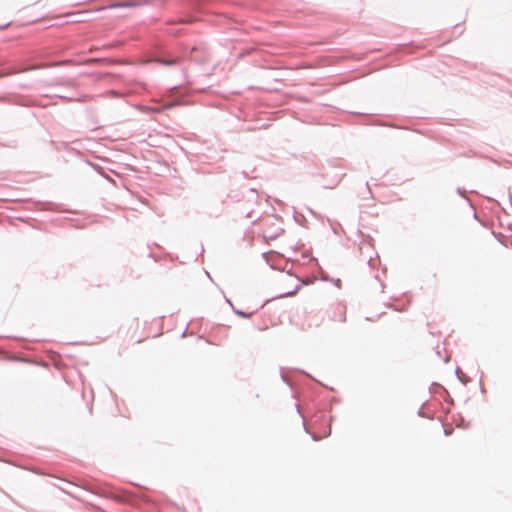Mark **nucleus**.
I'll return each instance as SVG.
<instances>
[{
    "instance_id": "obj_1",
    "label": "nucleus",
    "mask_w": 512,
    "mask_h": 512,
    "mask_svg": "<svg viewBox=\"0 0 512 512\" xmlns=\"http://www.w3.org/2000/svg\"><path fill=\"white\" fill-rule=\"evenodd\" d=\"M195 50L196 47L188 48L186 45L179 43V55H175L167 47L159 45L155 47L152 58L159 65L171 67L180 64L184 59L190 58L191 53Z\"/></svg>"
},
{
    "instance_id": "obj_2",
    "label": "nucleus",
    "mask_w": 512,
    "mask_h": 512,
    "mask_svg": "<svg viewBox=\"0 0 512 512\" xmlns=\"http://www.w3.org/2000/svg\"><path fill=\"white\" fill-rule=\"evenodd\" d=\"M96 494L104 497L115 500L119 503H127L130 502L133 498L132 492H129L124 489L115 488L109 484H101L97 486Z\"/></svg>"
},
{
    "instance_id": "obj_3",
    "label": "nucleus",
    "mask_w": 512,
    "mask_h": 512,
    "mask_svg": "<svg viewBox=\"0 0 512 512\" xmlns=\"http://www.w3.org/2000/svg\"><path fill=\"white\" fill-rule=\"evenodd\" d=\"M150 0H126L116 1L108 4L102 9H118V8H136L146 5Z\"/></svg>"
},
{
    "instance_id": "obj_4",
    "label": "nucleus",
    "mask_w": 512,
    "mask_h": 512,
    "mask_svg": "<svg viewBox=\"0 0 512 512\" xmlns=\"http://www.w3.org/2000/svg\"><path fill=\"white\" fill-rule=\"evenodd\" d=\"M333 170H335L332 174V177L329 182H323V187L332 189L336 187L339 182L342 180V178L346 175L344 172H342L337 166L332 167Z\"/></svg>"
},
{
    "instance_id": "obj_5",
    "label": "nucleus",
    "mask_w": 512,
    "mask_h": 512,
    "mask_svg": "<svg viewBox=\"0 0 512 512\" xmlns=\"http://www.w3.org/2000/svg\"><path fill=\"white\" fill-rule=\"evenodd\" d=\"M244 198V195L242 192L238 191V190H230L227 194H226V197L224 199H222V203L225 204V203H228L229 201L230 202H233V203H237V202H240L242 199Z\"/></svg>"
},
{
    "instance_id": "obj_6",
    "label": "nucleus",
    "mask_w": 512,
    "mask_h": 512,
    "mask_svg": "<svg viewBox=\"0 0 512 512\" xmlns=\"http://www.w3.org/2000/svg\"><path fill=\"white\" fill-rule=\"evenodd\" d=\"M377 124L380 126H385V127L394 128V129L411 130L416 133L422 134V131L419 129H412V128H409V127L403 126V125H397L394 123H386V122H378Z\"/></svg>"
},
{
    "instance_id": "obj_7",
    "label": "nucleus",
    "mask_w": 512,
    "mask_h": 512,
    "mask_svg": "<svg viewBox=\"0 0 512 512\" xmlns=\"http://www.w3.org/2000/svg\"><path fill=\"white\" fill-rule=\"evenodd\" d=\"M71 63H73L72 59H64V60H61V61L49 62L46 65L41 66L40 68L58 67V66L68 65V64H71Z\"/></svg>"
},
{
    "instance_id": "obj_8",
    "label": "nucleus",
    "mask_w": 512,
    "mask_h": 512,
    "mask_svg": "<svg viewBox=\"0 0 512 512\" xmlns=\"http://www.w3.org/2000/svg\"><path fill=\"white\" fill-rule=\"evenodd\" d=\"M283 232H284V229H283V228H281V227H277V228L275 229V231H273V232H268V231H266V232L264 233V238H265L266 240H274V239H276V238H277L281 233H283Z\"/></svg>"
},
{
    "instance_id": "obj_9",
    "label": "nucleus",
    "mask_w": 512,
    "mask_h": 512,
    "mask_svg": "<svg viewBox=\"0 0 512 512\" xmlns=\"http://www.w3.org/2000/svg\"><path fill=\"white\" fill-rule=\"evenodd\" d=\"M295 407H296V411H297V413H298V414L302 417V419H303V427H304L305 432L310 434V431H309V429H308V427H307V425H306V422H305L304 416H303V414L301 413V410H300L299 406L296 404V405H295ZM311 437H312V439H313L314 441H318V440H320V439H321V438H320V436H318V435H317V434H315V433H311Z\"/></svg>"
},
{
    "instance_id": "obj_10",
    "label": "nucleus",
    "mask_w": 512,
    "mask_h": 512,
    "mask_svg": "<svg viewBox=\"0 0 512 512\" xmlns=\"http://www.w3.org/2000/svg\"><path fill=\"white\" fill-rule=\"evenodd\" d=\"M2 65H3V63L0 61V67H1V69H0V78L18 72L17 69H15L12 66H10V67H2Z\"/></svg>"
},
{
    "instance_id": "obj_11",
    "label": "nucleus",
    "mask_w": 512,
    "mask_h": 512,
    "mask_svg": "<svg viewBox=\"0 0 512 512\" xmlns=\"http://www.w3.org/2000/svg\"><path fill=\"white\" fill-rule=\"evenodd\" d=\"M255 51V48L253 46L242 48L239 50V52L236 54L237 58H244L250 54H252Z\"/></svg>"
},
{
    "instance_id": "obj_12",
    "label": "nucleus",
    "mask_w": 512,
    "mask_h": 512,
    "mask_svg": "<svg viewBox=\"0 0 512 512\" xmlns=\"http://www.w3.org/2000/svg\"><path fill=\"white\" fill-rule=\"evenodd\" d=\"M293 218L294 220L301 226H305L306 225V218L303 214L301 213H298V212H294L293 214Z\"/></svg>"
},
{
    "instance_id": "obj_13",
    "label": "nucleus",
    "mask_w": 512,
    "mask_h": 512,
    "mask_svg": "<svg viewBox=\"0 0 512 512\" xmlns=\"http://www.w3.org/2000/svg\"><path fill=\"white\" fill-rule=\"evenodd\" d=\"M431 386H436V387L442 389L447 394L446 402L449 404L453 403V399L451 398V396L449 395V392L443 385H441L440 383H437V382H432Z\"/></svg>"
},
{
    "instance_id": "obj_14",
    "label": "nucleus",
    "mask_w": 512,
    "mask_h": 512,
    "mask_svg": "<svg viewBox=\"0 0 512 512\" xmlns=\"http://www.w3.org/2000/svg\"><path fill=\"white\" fill-rule=\"evenodd\" d=\"M234 314L241 317V318H244V319H249L252 317V315L254 314V312H246L244 310H234Z\"/></svg>"
},
{
    "instance_id": "obj_15",
    "label": "nucleus",
    "mask_w": 512,
    "mask_h": 512,
    "mask_svg": "<svg viewBox=\"0 0 512 512\" xmlns=\"http://www.w3.org/2000/svg\"><path fill=\"white\" fill-rule=\"evenodd\" d=\"M280 377H281V380L287 384V386H289L290 388H292V383L291 381L288 379V377L286 376V374L284 373L283 369L281 368L280 370Z\"/></svg>"
},
{
    "instance_id": "obj_16",
    "label": "nucleus",
    "mask_w": 512,
    "mask_h": 512,
    "mask_svg": "<svg viewBox=\"0 0 512 512\" xmlns=\"http://www.w3.org/2000/svg\"><path fill=\"white\" fill-rule=\"evenodd\" d=\"M470 380V377L465 374L458 375V381L464 386H466Z\"/></svg>"
},
{
    "instance_id": "obj_17",
    "label": "nucleus",
    "mask_w": 512,
    "mask_h": 512,
    "mask_svg": "<svg viewBox=\"0 0 512 512\" xmlns=\"http://www.w3.org/2000/svg\"><path fill=\"white\" fill-rule=\"evenodd\" d=\"M300 287H301V284H297L293 290L285 292L280 297L293 296L300 289Z\"/></svg>"
},
{
    "instance_id": "obj_18",
    "label": "nucleus",
    "mask_w": 512,
    "mask_h": 512,
    "mask_svg": "<svg viewBox=\"0 0 512 512\" xmlns=\"http://www.w3.org/2000/svg\"><path fill=\"white\" fill-rule=\"evenodd\" d=\"M458 426L459 427H463V428H467L469 426V422H466L465 419L463 418V416H460L459 417Z\"/></svg>"
},
{
    "instance_id": "obj_19",
    "label": "nucleus",
    "mask_w": 512,
    "mask_h": 512,
    "mask_svg": "<svg viewBox=\"0 0 512 512\" xmlns=\"http://www.w3.org/2000/svg\"><path fill=\"white\" fill-rule=\"evenodd\" d=\"M482 379H483V373H481L480 378H479V386H480V392L482 394H484L486 392V390H485V388H484V386L482 384Z\"/></svg>"
},
{
    "instance_id": "obj_20",
    "label": "nucleus",
    "mask_w": 512,
    "mask_h": 512,
    "mask_svg": "<svg viewBox=\"0 0 512 512\" xmlns=\"http://www.w3.org/2000/svg\"><path fill=\"white\" fill-rule=\"evenodd\" d=\"M417 415H418L419 417L429 418V417L424 413V411H423V405L418 409V411H417Z\"/></svg>"
},
{
    "instance_id": "obj_21",
    "label": "nucleus",
    "mask_w": 512,
    "mask_h": 512,
    "mask_svg": "<svg viewBox=\"0 0 512 512\" xmlns=\"http://www.w3.org/2000/svg\"><path fill=\"white\" fill-rule=\"evenodd\" d=\"M456 192H457L458 195H460L462 197H465V195H466V190L464 188H461V187H458Z\"/></svg>"
},
{
    "instance_id": "obj_22",
    "label": "nucleus",
    "mask_w": 512,
    "mask_h": 512,
    "mask_svg": "<svg viewBox=\"0 0 512 512\" xmlns=\"http://www.w3.org/2000/svg\"><path fill=\"white\" fill-rule=\"evenodd\" d=\"M453 432V428H444V435L450 436Z\"/></svg>"
},
{
    "instance_id": "obj_23",
    "label": "nucleus",
    "mask_w": 512,
    "mask_h": 512,
    "mask_svg": "<svg viewBox=\"0 0 512 512\" xmlns=\"http://www.w3.org/2000/svg\"><path fill=\"white\" fill-rule=\"evenodd\" d=\"M331 281L334 283L335 286L340 287L341 285V279H331Z\"/></svg>"
},
{
    "instance_id": "obj_24",
    "label": "nucleus",
    "mask_w": 512,
    "mask_h": 512,
    "mask_svg": "<svg viewBox=\"0 0 512 512\" xmlns=\"http://www.w3.org/2000/svg\"><path fill=\"white\" fill-rule=\"evenodd\" d=\"M461 374H463V373L461 372L460 367H459V366H456V369H455V375H456V377L458 378V375H461Z\"/></svg>"
},
{
    "instance_id": "obj_25",
    "label": "nucleus",
    "mask_w": 512,
    "mask_h": 512,
    "mask_svg": "<svg viewBox=\"0 0 512 512\" xmlns=\"http://www.w3.org/2000/svg\"><path fill=\"white\" fill-rule=\"evenodd\" d=\"M225 298V302L230 306V307H233V302L231 301V299H229L228 297L224 296Z\"/></svg>"
},
{
    "instance_id": "obj_26",
    "label": "nucleus",
    "mask_w": 512,
    "mask_h": 512,
    "mask_svg": "<svg viewBox=\"0 0 512 512\" xmlns=\"http://www.w3.org/2000/svg\"><path fill=\"white\" fill-rule=\"evenodd\" d=\"M391 309H393L394 311H401L396 305H393V304H389V306Z\"/></svg>"
},
{
    "instance_id": "obj_27",
    "label": "nucleus",
    "mask_w": 512,
    "mask_h": 512,
    "mask_svg": "<svg viewBox=\"0 0 512 512\" xmlns=\"http://www.w3.org/2000/svg\"><path fill=\"white\" fill-rule=\"evenodd\" d=\"M365 186H366L367 192H368L370 195H372V193H371V189H370V186H369V182H366Z\"/></svg>"
},
{
    "instance_id": "obj_28",
    "label": "nucleus",
    "mask_w": 512,
    "mask_h": 512,
    "mask_svg": "<svg viewBox=\"0 0 512 512\" xmlns=\"http://www.w3.org/2000/svg\"><path fill=\"white\" fill-rule=\"evenodd\" d=\"M367 263H368V265H369L370 267H374V265H373V259H372L371 257L369 258V260H368V262H367Z\"/></svg>"
},
{
    "instance_id": "obj_29",
    "label": "nucleus",
    "mask_w": 512,
    "mask_h": 512,
    "mask_svg": "<svg viewBox=\"0 0 512 512\" xmlns=\"http://www.w3.org/2000/svg\"><path fill=\"white\" fill-rule=\"evenodd\" d=\"M449 360H450V357H449L448 355H446V356L444 357V359H443V361H444L445 363H448V362H449Z\"/></svg>"
},
{
    "instance_id": "obj_30",
    "label": "nucleus",
    "mask_w": 512,
    "mask_h": 512,
    "mask_svg": "<svg viewBox=\"0 0 512 512\" xmlns=\"http://www.w3.org/2000/svg\"><path fill=\"white\" fill-rule=\"evenodd\" d=\"M9 25H10V23H7V24H5V25H0V30L5 29V28H6V27H8Z\"/></svg>"
},
{
    "instance_id": "obj_31",
    "label": "nucleus",
    "mask_w": 512,
    "mask_h": 512,
    "mask_svg": "<svg viewBox=\"0 0 512 512\" xmlns=\"http://www.w3.org/2000/svg\"><path fill=\"white\" fill-rule=\"evenodd\" d=\"M87 163H88L89 165H91V166H92L93 168H95V169H96L97 167H99V165H97V164H93V163H91V162H89V161H88Z\"/></svg>"
},
{
    "instance_id": "obj_32",
    "label": "nucleus",
    "mask_w": 512,
    "mask_h": 512,
    "mask_svg": "<svg viewBox=\"0 0 512 512\" xmlns=\"http://www.w3.org/2000/svg\"><path fill=\"white\" fill-rule=\"evenodd\" d=\"M186 333H187V327L185 328V330L182 332L181 334V337L184 338L186 336Z\"/></svg>"
},
{
    "instance_id": "obj_33",
    "label": "nucleus",
    "mask_w": 512,
    "mask_h": 512,
    "mask_svg": "<svg viewBox=\"0 0 512 512\" xmlns=\"http://www.w3.org/2000/svg\"><path fill=\"white\" fill-rule=\"evenodd\" d=\"M241 174L243 175L244 178H248V174L246 171H242Z\"/></svg>"
},
{
    "instance_id": "obj_34",
    "label": "nucleus",
    "mask_w": 512,
    "mask_h": 512,
    "mask_svg": "<svg viewBox=\"0 0 512 512\" xmlns=\"http://www.w3.org/2000/svg\"><path fill=\"white\" fill-rule=\"evenodd\" d=\"M508 196H509V201H510V203L512 204V194H511V192H510V191H509V195H508Z\"/></svg>"
},
{
    "instance_id": "obj_35",
    "label": "nucleus",
    "mask_w": 512,
    "mask_h": 512,
    "mask_svg": "<svg viewBox=\"0 0 512 512\" xmlns=\"http://www.w3.org/2000/svg\"><path fill=\"white\" fill-rule=\"evenodd\" d=\"M249 192L256 193V189H254V188H250V189H249Z\"/></svg>"
},
{
    "instance_id": "obj_36",
    "label": "nucleus",
    "mask_w": 512,
    "mask_h": 512,
    "mask_svg": "<svg viewBox=\"0 0 512 512\" xmlns=\"http://www.w3.org/2000/svg\"><path fill=\"white\" fill-rule=\"evenodd\" d=\"M205 273H206L207 277H209V279H210V280H212V278H211V276H210L209 272L205 271Z\"/></svg>"
},
{
    "instance_id": "obj_37",
    "label": "nucleus",
    "mask_w": 512,
    "mask_h": 512,
    "mask_svg": "<svg viewBox=\"0 0 512 512\" xmlns=\"http://www.w3.org/2000/svg\"><path fill=\"white\" fill-rule=\"evenodd\" d=\"M232 311L234 312V310H239L238 308H236L234 305L233 307H231Z\"/></svg>"
},
{
    "instance_id": "obj_38",
    "label": "nucleus",
    "mask_w": 512,
    "mask_h": 512,
    "mask_svg": "<svg viewBox=\"0 0 512 512\" xmlns=\"http://www.w3.org/2000/svg\"><path fill=\"white\" fill-rule=\"evenodd\" d=\"M246 217L247 218L251 217V212L247 213Z\"/></svg>"
},
{
    "instance_id": "obj_39",
    "label": "nucleus",
    "mask_w": 512,
    "mask_h": 512,
    "mask_svg": "<svg viewBox=\"0 0 512 512\" xmlns=\"http://www.w3.org/2000/svg\"><path fill=\"white\" fill-rule=\"evenodd\" d=\"M287 274H288V275H291V269H290L289 271H287Z\"/></svg>"
}]
</instances>
